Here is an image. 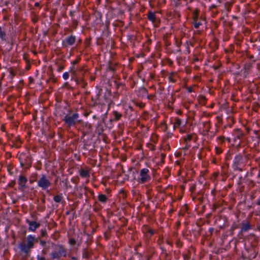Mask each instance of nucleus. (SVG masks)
<instances>
[{
    "instance_id": "nucleus-20",
    "label": "nucleus",
    "mask_w": 260,
    "mask_h": 260,
    "mask_svg": "<svg viewBox=\"0 0 260 260\" xmlns=\"http://www.w3.org/2000/svg\"><path fill=\"white\" fill-rule=\"evenodd\" d=\"M193 23L194 27L196 28H198L199 27V26L202 24V23L201 22H198V21L196 20L193 21Z\"/></svg>"
},
{
    "instance_id": "nucleus-11",
    "label": "nucleus",
    "mask_w": 260,
    "mask_h": 260,
    "mask_svg": "<svg viewBox=\"0 0 260 260\" xmlns=\"http://www.w3.org/2000/svg\"><path fill=\"white\" fill-rule=\"evenodd\" d=\"M76 40L75 36L71 35L66 38L65 42L68 45L72 46L75 44Z\"/></svg>"
},
{
    "instance_id": "nucleus-5",
    "label": "nucleus",
    "mask_w": 260,
    "mask_h": 260,
    "mask_svg": "<svg viewBox=\"0 0 260 260\" xmlns=\"http://www.w3.org/2000/svg\"><path fill=\"white\" fill-rule=\"evenodd\" d=\"M79 116L78 113H74L71 116L66 115L64 116L63 120L69 127H71L75 124Z\"/></svg>"
},
{
    "instance_id": "nucleus-12",
    "label": "nucleus",
    "mask_w": 260,
    "mask_h": 260,
    "mask_svg": "<svg viewBox=\"0 0 260 260\" xmlns=\"http://www.w3.org/2000/svg\"><path fill=\"white\" fill-rule=\"evenodd\" d=\"M79 175L82 178H88L90 176V172L87 169H81L79 170Z\"/></svg>"
},
{
    "instance_id": "nucleus-4",
    "label": "nucleus",
    "mask_w": 260,
    "mask_h": 260,
    "mask_svg": "<svg viewBox=\"0 0 260 260\" xmlns=\"http://www.w3.org/2000/svg\"><path fill=\"white\" fill-rule=\"evenodd\" d=\"M50 181L48 179L46 175H42L38 181V186L43 190H47L50 186Z\"/></svg>"
},
{
    "instance_id": "nucleus-6",
    "label": "nucleus",
    "mask_w": 260,
    "mask_h": 260,
    "mask_svg": "<svg viewBox=\"0 0 260 260\" xmlns=\"http://www.w3.org/2000/svg\"><path fill=\"white\" fill-rule=\"evenodd\" d=\"M243 136V134L241 130L239 129H235L233 132V145L237 146H239L241 144V139Z\"/></svg>"
},
{
    "instance_id": "nucleus-33",
    "label": "nucleus",
    "mask_w": 260,
    "mask_h": 260,
    "mask_svg": "<svg viewBox=\"0 0 260 260\" xmlns=\"http://www.w3.org/2000/svg\"><path fill=\"white\" fill-rule=\"evenodd\" d=\"M39 6V3L37 2L35 4V6L38 7Z\"/></svg>"
},
{
    "instance_id": "nucleus-26",
    "label": "nucleus",
    "mask_w": 260,
    "mask_h": 260,
    "mask_svg": "<svg viewBox=\"0 0 260 260\" xmlns=\"http://www.w3.org/2000/svg\"><path fill=\"white\" fill-rule=\"evenodd\" d=\"M63 69H64L63 66H60L58 67V68H57V70L58 72H60L62 71V70Z\"/></svg>"
},
{
    "instance_id": "nucleus-15",
    "label": "nucleus",
    "mask_w": 260,
    "mask_h": 260,
    "mask_svg": "<svg viewBox=\"0 0 260 260\" xmlns=\"http://www.w3.org/2000/svg\"><path fill=\"white\" fill-rule=\"evenodd\" d=\"M251 229V225L248 222L243 223H242V231L244 232H246L249 230Z\"/></svg>"
},
{
    "instance_id": "nucleus-21",
    "label": "nucleus",
    "mask_w": 260,
    "mask_h": 260,
    "mask_svg": "<svg viewBox=\"0 0 260 260\" xmlns=\"http://www.w3.org/2000/svg\"><path fill=\"white\" fill-rule=\"evenodd\" d=\"M62 77L64 80H67L69 78V74L68 72H64L62 75Z\"/></svg>"
},
{
    "instance_id": "nucleus-3",
    "label": "nucleus",
    "mask_w": 260,
    "mask_h": 260,
    "mask_svg": "<svg viewBox=\"0 0 260 260\" xmlns=\"http://www.w3.org/2000/svg\"><path fill=\"white\" fill-rule=\"evenodd\" d=\"M57 250H55L51 253V257L52 259H59L61 256H66L67 250L61 245L57 246Z\"/></svg>"
},
{
    "instance_id": "nucleus-13",
    "label": "nucleus",
    "mask_w": 260,
    "mask_h": 260,
    "mask_svg": "<svg viewBox=\"0 0 260 260\" xmlns=\"http://www.w3.org/2000/svg\"><path fill=\"white\" fill-rule=\"evenodd\" d=\"M147 17L148 19L152 22H154L156 20L155 13L153 12H149Z\"/></svg>"
},
{
    "instance_id": "nucleus-32",
    "label": "nucleus",
    "mask_w": 260,
    "mask_h": 260,
    "mask_svg": "<svg viewBox=\"0 0 260 260\" xmlns=\"http://www.w3.org/2000/svg\"><path fill=\"white\" fill-rule=\"evenodd\" d=\"M71 259H72V260H77V258H76V257H75V256H72V257H71Z\"/></svg>"
},
{
    "instance_id": "nucleus-35",
    "label": "nucleus",
    "mask_w": 260,
    "mask_h": 260,
    "mask_svg": "<svg viewBox=\"0 0 260 260\" xmlns=\"http://www.w3.org/2000/svg\"><path fill=\"white\" fill-rule=\"evenodd\" d=\"M1 131H4V128L3 126H1Z\"/></svg>"
},
{
    "instance_id": "nucleus-9",
    "label": "nucleus",
    "mask_w": 260,
    "mask_h": 260,
    "mask_svg": "<svg viewBox=\"0 0 260 260\" xmlns=\"http://www.w3.org/2000/svg\"><path fill=\"white\" fill-rule=\"evenodd\" d=\"M242 162V157L241 155H237L234 160V165L237 170L242 171L240 167Z\"/></svg>"
},
{
    "instance_id": "nucleus-10",
    "label": "nucleus",
    "mask_w": 260,
    "mask_h": 260,
    "mask_svg": "<svg viewBox=\"0 0 260 260\" xmlns=\"http://www.w3.org/2000/svg\"><path fill=\"white\" fill-rule=\"evenodd\" d=\"M186 122H183L179 118H175L174 122V128H179L181 126L184 127L186 125Z\"/></svg>"
},
{
    "instance_id": "nucleus-25",
    "label": "nucleus",
    "mask_w": 260,
    "mask_h": 260,
    "mask_svg": "<svg viewBox=\"0 0 260 260\" xmlns=\"http://www.w3.org/2000/svg\"><path fill=\"white\" fill-rule=\"evenodd\" d=\"M217 139L220 140L221 142H223L225 140V138L224 136H220L217 138Z\"/></svg>"
},
{
    "instance_id": "nucleus-37",
    "label": "nucleus",
    "mask_w": 260,
    "mask_h": 260,
    "mask_svg": "<svg viewBox=\"0 0 260 260\" xmlns=\"http://www.w3.org/2000/svg\"><path fill=\"white\" fill-rule=\"evenodd\" d=\"M257 205H260V199H259V200H258V201H257Z\"/></svg>"
},
{
    "instance_id": "nucleus-29",
    "label": "nucleus",
    "mask_w": 260,
    "mask_h": 260,
    "mask_svg": "<svg viewBox=\"0 0 260 260\" xmlns=\"http://www.w3.org/2000/svg\"><path fill=\"white\" fill-rule=\"evenodd\" d=\"M79 62V59H77L73 61V64H75L78 63Z\"/></svg>"
},
{
    "instance_id": "nucleus-8",
    "label": "nucleus",
    "mask_w": 260,
    "mask_h": 260,
    "mask_svg": "<svg viewBox=\"0 0 260 260\" xmlns=\"http://www.w3.org/2000/svg\"><path fill=\"white\" fill-rule=\"evenodd\" d=\"M26 222L28 224V230L29 231L35 232L36 230L40 226V223L35 221L26 220Z\"/></svg>"
},
{
    "instance_id": "nucleus-16",
    "label": "nucleus",
    "mask_w": 260,
    "mask_h": 260,
    "mask_svg": "<svg viewBox=\"0 0 260 260\" xmlns=\"http://www.w3.org/2000/svg\"><path fill=\"white\" fill-rule=\"evenodd\" d=\"M98 200L102 203H106L107 200V197L105 194H101L98 197Z\"/></svg>"
},
{
    "instance_id": "nucleus-17",
    "label": "nucleus",
    "mask_w": 260,
    "mask_h": 260,
    "mask_svg": "<svg viewBox=\"0 0 260 260\" xmlns=\"http://www.w3.org/2000/svg\"><path fill=\"white\" fill-rule=\"evenodd\" d=\"M62 199V196L61 194H57L55 196L53 197V200L56 203H59L61 201Z\"/></svg>"
},
{
    "instance_id": "nucleus-28",
    "label": "nucleus",
    "mask_w": 260,
    "mask_h": 260,
    "mask_svg": "<svg viewBox=\"0 0 260 260\" xmlns=\"http://www.w3.org/2000/svg\"><path fill=\"white\" fill-rule=\"evenodd\" d=\"M187 91L189 93H190L193 91L192 88L191 87H189L187 88Z\"/></svg>"
},
{
    "instance_id": "nucleus-34",
    "label": "nucleus",
    "mask_w": 260,
    "mask_h": 260,
    "mask_svg": "<svg viewBox=\"0 0 260 260\" xmlns=\"http://www.w3.org/2000/svg\"><path fill=\"white\" fill-rule=\"evenodd\" d=\"M227 140H228V141H229V142H230V143L232 142V141H231V138H228L227 139Z\"/></svg>"
},
{
    "instance_id": "nucleus-36",
    "label": "nucleus",
    "mask_w": 260,
    "mask_h": 260,
    "mask_svg": "<svg viewBox=\"0 0 260 260\" xmlns=\"http://www.w3.org/2000/svg\"><path fill=\"white\" fill-rule=\"evenodd\" d=\"M169 79L170 81H172L173 82H175V81L173 80V79H172L171 77H169Z\"/></svg>"
},
{
    "instance_id": "nucleus-14",
    "label": "nucleus",
    "mask_w": 260,
    "mask_h": 260,
    "mask_svg": "<svg viewBox=\"0 0 260 260\" xmlns=\"http://www.w3.org/2000/svg\"><path fill=\"white\" fill-rule=\"evenodd\" d=\"M113 115L114 116L113 120L116 121L119 120L122 117V114L117 111H114Z\"/></svg>"
},
{
    "instance_id": "nucleus-19",
    "label": "nucleus",
    "mask_w": 260,
    "mask_h": 260,
    "mask_svg": "<svg viewBox=\"0 0 260 260\" xmlns=\"http://www.w3.org/2000/svg\"><path fill=\"white\" fill-rule=\"evenodd\" d=\"M183 140L185 142L190 141L192 139L191 135H187L183 137Z\"/></svg>"
},
{
    "instance_id": "nucleus-39",
    "label": "nucleus",
    "mask_w": 260,
    "mask_h": 260,
    "mask_svg": "<svg viewBox=\"0 0 260 260\" xmlns=\"http://www.w3.org/2000/svg\"><path fill=\"white\" fill-rule=\"evenodd\" d=\"M10 73H12V70H10Z\"/></svg>"
},
{
    "instance_id": "nucleus-7",
    "label": "nucleus",
    "mask_w": 260,
    "mask_h": 260,
    "mask_svg": "<svg viewBox=\"0 0 260 260\" xmlns=\"http://www.w3.org/2000/svg\"><path fill=\"white\" fill-rule=\"evenodd\" d=\"M27 178L23 175L19 176L18 179V188L22 191H23L26 188V183Z\"/></svg>"
},
{
    "instance_id": "nucleus-2",
    "label": "nucleus",
    "mask_w": 260,
    "mask_h": 260,
    "mask_svg": "<svg viewBox=\"0 0 260 260\" xmlns=\"http://www.w3.org/2000/svg\"><path fill=\"white\" fill-rule=\"evenodd\" d=\"M149 170L147 168H143L140 171L139 176L137 178V182L139 184H144L149 182L151 180V176L149 174Z\"/></svg>"
},
{
    "instance_id": "nucleus-40",
    "label": "nucleus",
    "mask_w": 260,
    "mask_h": 260,
    "mask_svg": "<svg viewBox=\"0 0 260 260\" xmlns=\"http://www.w3.org/2000/svg\"><path fill=\"white\" fill-rule=\"evenodd\" d=\"M76 70H75L74 71H73V73H74L75 72H76Z\"/></svg>"
},
{
    "instance_id": "nucleus-18",
    "label": "nucleus",
    "mask_w": 260,
    "mask_h": 260,
    "mask_svg": "<svg viewBox=\"0 0 260 260\" xmlns=\"http://www.w3.org/2000/svg\"><path fill=\"white\" fill-rule=\"evenodd\" d=\"M199 15V11L198 10H195L193 12V21L198 20V18Z\"/></svg>"
},
{
    "instance_id": "nucleus-38",
    "label": "nucleus",
    "mask_w": 260,
    "mask_h": 260,
    "mask_svg": "<svg viewBox=\"0 0 260 260\" xmlns=\"http://www.w3.org/2000/svg\"><path fill=\"white\" fill-rule=\"evenodd\" d=\"M41 244H42V245H43L45 243V242L44 241H41Z\"/></svg>"
},
{
    "instance_id": "nucleus-23",
    "label": "nucleus",
    "mask_w": 260,
    "mask_h": 260,
    "mask_svg": "<svg viewBox=\"0 0 260 260\" xmlns=\"http://www.w3.org/2000/svg\"><path fill=\"white\" fill-rule=\"evenodd\" d=\"M215 151L217 154H220L222 152V150L220 148L218 147H215Z\"/></svg>"
},
{
    "instance_id": "nucleus-22",
    "label": "nucleus",
    "mask_w": 260,
    "mask_h": 260,
    "mask_svg": "<svg viewBox=\"0 0 260 260\" xmlns=\"http://www.w3.org/2000/svg\"><path fill=\"white\" fill-rule=\"evenodd\" d=\"M76 240L75 239L71 238V239H69V243L71 245H74L76 243Z\"/></svg>"
},
{
    "instance_id": "nucleus-24",
    "label": "nucleus",
    "mask_w": 260,
    "mask_h": 260,
    "mask_svg": "<svg viewBox=\"0 0 260 260\" xmlns=\"http://www.w3.org/2000/svg\"><path fill=\"white\" fill-rule=\"evenodd\" d=\"M148 233H149L151 235H153L154 234V230L152 229H148L147 231Z\"/></svg>"
},
{
    "instance_id": "nucleus-27",
    "label": "nucleus",
    "mask_w": 260,
    "mask_h": 260,
    "mask_svg": "<svg viewBox=\"0 0 260 260\" xmlns=\"http://www.w3.org/2000/svg\"><path fill=\"white\" fill-rule=\"evenodd\" d=\"M37 260H45V258L44 257L38 255Z\"/></svg>"
},
{
    "instance_id": "nucleus-1",
    "label": "nucleus",
    "mask_w": 260,
    "mask_h": 260,
    "mask_svg": "<svg viewBox=\"0 0 260 260\" xmlns=\"http://www.w3.org/2000/svg\"><path fill=\"white\" fill-rule=\"evenodd\" d=\"M27 243H21L19 244L20 249L25 253L29 252L30 249L34 247V243L37 240L35 236L31 235H28L27 237Z\"/></svg>"
},
{
    "instance_id": "nucleus-30",
    "label": "nucleus",
    "mask_w": 260,
    "mask_h": 260,
    "mask_svg": "<svg viewBox=\"0 0 260 260\" xmlns=\"http://www.w3.org/2000/svg\"><path fill=\"white\" fill-rule=\"evenodd\" d=\"M1 39H3V37L5 36V34L4 32H3L1 31Z\"/></svg>"
},
{
    "instance_id": "nucleus-31",
    "label": "nucleus",
    "mask_w": 260,
    "mask_h": 260,
    "mask_svg": "<svg viewBox=\"0 0 260 260\" xmlns=\"http://www.w3.org/2000/svg\"><path fill=\"white\" fill-rule=\"evenodd\" d=\"M180 132L181 133H184L185 132V130H184V128L180 127Z\"/></svg>"
}]
</instances>
